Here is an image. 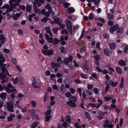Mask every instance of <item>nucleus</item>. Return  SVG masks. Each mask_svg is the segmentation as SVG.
Wrapping results in <instances>:
<instances>
[{"instance_id": "nucleus-10", "label": "nucleus", "mask_w": 128, "mask_h": 128, "mask_svg": "<svg viewBox=\"0 0 128 128\" xmlns=\"http://www.w3.org/2000/svg\"><path fill=\"white\" fill-rule=\"evenodd\" d=\"M67 104L70 106L71 107L74 108L76 107V104L75 103V102L71 100L68 101L67 102Z\"/></svg>"}, {"instance_id": "nucleus-42", "label": "nucleus", "mask_w": 128, "mask_h": 128, "mask_svg": "<svg viewBox=\"0 0 128 128\" xmlns=\"http://www.w3.org/2000/svg\"><path fill=\"white\" fill-rule=\"evenodd\" d=\"M118 84V82H114L113 81L111 82V85L112 87H114L116 86Z\"/></svg>"}, {"instance_id": "nucleus-49", "label": "nucleus", "mask_w": 128, "mask_h": 128, "mask_svg": "<svg viewBox=\"0 0 128 128\" xmlns=\"http://www.w3.org/2000/svg\"><path fill=\"white\" fill-rule=\"evenodd\" d=\"M94 92L96 94H97L98 93V89L96 88H94L93 90Z\"/></svg>"}, {"instance_id": "nucleus-43", "label": "nucleus", "mask_w": 128, "mask_h": 128, "mask_svg": "<svg viewBox=\"0 0 128 128\" xmlns=\"http://www.w3.org/2000/svg\"><path fill=\"white\" fill-rule=\"evenodd\" d=\"M104 98L105 100L106 101L110 100L112 98L108 96H105Z\"/></svg>"}, {"instance_id": "nucleus-30", "label": "nucleus", "mask_w": 128, "mask_h": 128, "mask_svg": "<svg viewBox=\"0 0 128 128\" xmlns=\"http://www.w3.org/2000/svg\"><path fill=\"white\" fill-rule=\"evenodd\" d=\"M30 102L33 107H35L36 106V102L35 100H32Z\"/></svg>"}, {"instance_id": "nucleus-58", "label": "nucleus", "mask_w": 128, "mask_h": 128, "mask_svg": "<svg viewBox=\"0 0 128 128\" xmlns=\"http://www.w3.org/2000/svg\"><path fill=\"white\" fill-rule=\"evenodd\" d=\"M94 18L92 14V13H91L90 14V15L88 16L89 19L90 20H92Z\"/></svg>"}, {"instance_id": "nucleus-16", "label": "nucleus", "mask_w": 128, "mask_h": 128, "mask_svg": "<svg viewBox=\"0 0 128 128\" xmlns=\"http://www.w3.org/2000/svg\"><path fill=\"white\" fill-rule=\"evenodd\" d=\"M15 117V114H10V116L7 118L8 120V121H12L13 120V118Z\"/></svg>"}, {"instance_id": "nucleus-23", "label": "nucleus", "mask_w": 128, "mask_h": 128, "mask_svg": "<svg viewBox=\"0 0 128 128\" xmlns=\"http://www.w3.org/2000/svg\"><path fill=\"white\" fill-rule=\"evenodd\" d=\"M118 63V64L122 66H126V63L124 61L122 60H119Z\"/></svg>"}, {"instance_id": "nucleus-19", "label": "nucleus", "mask_w": 128, "mask_h": 128, "mask_svg": "<svg viewBox=\"0 0 128 128\" xmlns=\"http://www.w3.org/2000/svg\"><path fill=\"white\" fill-rule=\"evenodd\" d=\"M21 15V13H16V14L14 15L13 16V18L14 20H16Z\"/></svg>"}, {"instance_id": "nucleus-40", "label": "nucleus", "mask_w": 128, "mask_h": 128, "mask_svg": "<svg viewBox=\"0 0 128 128\" xmlns=\"http://www.w3.org/2000/svg\"><path fill=\"white\" fill-rule=\"evenodd\" d=\"M93 86V85L92 84H87V88L88 90H90L92 88Z\"/></svg>"}, {"instance_id": "nucleus-11", "label": "nucleus", "mask_w": 128, "mask_h": 128, "mask_svg": "<svg viewBox=\"0 0 128 128\" xmlns=\"http://www.w3.org/2000/svg\"><path fill=\"white\" fill-rule=\"evenodd\" d=\"M111 125H113L112 124H111L110 122L108 120H105V122L103 124V126L105 128H106L110 127Z\"/></svg>"}, {"instance_id": "nucleus-54", "label": "nucleus", "mask_w": 128, "mask_h": 128, "mask_svg": "<svg viewBox=\"0 0 128 128\" xmlns=\"http://www.w3.org/2000/svg\"><path fill=\"white\" fill-rule=\"evenodd\" d=\"M18 77H16L14 80L13 83L14 84H16L18 81Z\"/></svg>"}, {"instance_id": "nucleus-20", "label": "nucleus", "mask_w": 128, "mask_h": 128, "mask_svg": "<svg viewBox=\"0 0 128 128\" xmlns=\"http://www.w3.org/2000/svg\"><path fill=\"white\" fill-rule=\"evenodd\" d=\"M68 11L69 13H72L75 12V10L73 7H70L68 8Z\"/></svg>"}, {"instance_id": "nucleus-18", "label": "nucleus", "mask_w": 128, "mask_h": 128, "mask_svg": "<svg viewBox=\"0 0 128 128\" xmlns=\"http://www.w3.org/2000/svg\"><path fill=\"white\" fill-rule=\"evenodd\" d=\"M117 29L118 30L116 32V33L122 34L124 32V30L122 27H118Z\"/></svg>"}, {"instance_id": "nucleus-29", "label": "nucleus", "mask_w": 128, "mask_h": 128, "mask_svg": "<svg viewBox=\"0 0 128 128\" xmlns=\"http://www.w3.org/2000/svg\"><path fill=\"white\" fill-rule=\"evenodd\" d=\"M63 121L64 122L62 124V126L64 128H66L68 126H69V125L68 122H67L64 121V120H63Z\"/></svg>"}, {"instance_id": "nucleus-15", "label": "nucleus", "mask_w": 128, "mask_h": 128, "mask_svg": "<svg viewBox=\"0 0 128 128\" xmlns=\"http://www.w3.org/2000/svg\"><path fill=\"white\" fill-rule=\"evenodd\" d=\"M60 20L59 18L56 17L54 18V20L52 21V24H53V23H56L57 24H61L60 22Z\"/></svg>"}, {"instance_id": "nucleus-39", "label": "nucleus", "mask_w": 128, "mask_h": 128, "mask_svg": "<svg viewBox=\"0 0 128 128\" xmlns=\"http://www.w3.org/2000/svg\"><path fill=\"white\" fill-rule=\"evenodd\" d=\"M69 99L70 100H73V101L74 102H75L77 100V98L76 96H71L69 98Z\"/></svg>"}, {"instance_id": "nucleus-44", "label": "nucleus", "mask_w": 128, "mask_h": 128, "mask_svg": "<svg viewBox=\"0 0 128 128\" xmlns=\"http://www.w3.org/2000/svg\"><path fill=\"white\" fill-rule=\"evenodd\" d=\"M9 6V5L8 4H6L3 6L2 8L0 7V9H2L3 8L8 9Z\"/></svg>"}, {"instance_id": "nucleus-38", "label": "nucleus", "mask_w": 128, "mask_h": 128, "mask_svg": "<svg viewBox=\"0 0 128 128\" xmlns=\"http://www.w3.org/2000/svg\"><path fill=\"white\" fill-rule=\"evenodd\" d=\"M121 18H122L123 22H124L126 20L125 18L124 17L122 18L121 15L120 14L117 17V19L118 20L121 19Z\"/></svg>"}, {"instance_id": "nucleus-32", "label": "nucleus", "mask_w": 128, "mask_h": 128, "mask_svg": "<svg viewBox=\"0 0 128 128\" xmlns=\"http://www.w3.org/2000/svg\"><path fill=\"white\" fill-rule=\"evenodd\" d=\"M59 42H60V40L56 38H54L52 43L53 44L56 45Z\"/></svg>"}, {"instance_id": "nucleus-7", "label": "nucleus", "mask_w": 128, "mask_h": 128, "mask_svg": "<svg viewBox=\"0 0 128 128\" xmlns=\"http://www.w3.org/2000/svg\"><path fill=\"white\" fill-rule=\"evenodd\" d=\"M118 27V24H115L110 28V31L111 33H113L116 30Z\"/></svg>"}, {"instance_id": "nucleus-53", "label": "nucleus", "mask_w": 128, "mask_h": 128, "mask_svg": "<svg viewBox=\"0 0 128 128\" xmlns=\"http://www.w3.org/2000/svg\"><path fill=\"white\" fill-rule=\"evenodd\" d=\"M86 50V48L85 47H83L81 48L80 50V52L82 54Z\"/></svg>"}, {"instance_id": "nucleus-2", "label": "nucleus", "mask_w": 128, "mask_h": 128, "mask_svg": "<svg viewBox=\"0 0 128 128\" xmlns=\"http://www.w3.org/2000/svg\"><path fill=\"white\" fill-rule=\"evenodd\" d=\"M72 56H70L68 58H65L64 60V63L67 67L68 68L70 66V64L69 63L72 61Z\"/></svg>"}, {"instance_id": "nucleus-48", "label": "nucleus", "mask_w": 128, "mask_h": 128, "mask_svg": "<svg viewBox=\"0 0 128 128\" xmlns=\"http://www.w3.org/2000/svg\"><path fill=\"white\" fill-rule=\"evenodd\" d=\"M49 19L48 18H46V17H44L42 19L41 21L42 22H46Z\"/></svg>"}, {"instance_id": "nucleus-62", "label": "nucleus", "mask_w": 128, "mask_h": 128, "mask_svg": "<svg viewBox=\"0 0 128 128\" xmlns=\"http://www.w3.org/2000/svg\"><path fill=\"white\" fill-rule=\"evenodd\" d=\"M3 52L7 54H8L10 52V50L6 48H4Z\"/></svg>"}, {"instance_id": "nucleus-51", "label": "nucleus", "mask_w": 128, "mask_h": 128, "mask_svg": "<svg viewBox=\"0 0 128 128\" xmlns=\"http://www.w3.org/2000/svg\"><path fill=\"white\" fill-rule=\"evenodd\" d=\"M15 66L16 68L20 72H21L22 70L20 67L17 64H15Z\"/></svg>"}, {"instance_id": "nucleus-3", "label": "nucleus", "mask_w": 128, "mask_h": 128, "mask_svg": "<svg viewBox=\"0 0 128 128\" xmlns=\"http://www.w3.org/2000/svg\"><path fill=\"white\" fill-rule=\"evenodd\" d=\"M8 111L10 112H13L14 111L13 109L14 108L13 104L11 102H8L6 103Z\"/></svg>"}, {"instance_id": "nucleus-34", "label": "nucleus", "mask_w": 128, "mask_h": 128, "mask_svg": "<svg viewBox=\"0 0 128 128\" xmlns=\"http://www.w3.org/2000/svg\"><path fill=\"white\" fill-rule=\"evenodd\" d=\"M104 54L108 56H110V54L108 50L107 49H104Z\"/></svg>"}, {"instance_id": "nucleus-36", "label": "nucleus", "mask_w": 128, "mask_h": 128, "mask_svg": "<svg viewBox=\"0 0 128 128\" xmlns=\"http://www.w3.org/2000/svg\"><path fill=\"white\" fill-rule=\"evenodd\" d=\"M38 124V122L36 121L32 125H31V127L32 128H35Z\"/></svg>"}, {"instance_id": "nucleus-1", "label": "nucleus", "mask_w": 128, "mask_h": 128, "mask_svg": "<svg viewBox=\"0 0 128 128\" xmlns=\"http://www.w3.org/2000/svg\"><path fill=\"white\" fill-rule=\"evenodd\" d=\"M5 90L6 92L8 93H16V90L15 87L12 86L11 84L8 83L6 86L5 88Z\"/></svg>"}, {"instance_id": "nucleus-45", "label": "nucleus", "mask_w": 128, "mask_h": 128, "mask_svg": "<svg viewBox=\"0 0 128 128\" xmlns=\"http://www.w3.org/2000/svg\"><path fill=\"white\" fill-rule=\"evenodd\" d=\"M94 57L96 61L98 60L100 58V56L98 54L95 55Z\"/></svg>"}, {"instance_id": "nucleus-13", "label": "nucleus", "mask_w": 128, "mask_h": 128, "mask_svg": "<svg viewBox=\"0 0 128 128\" xmlns=\"http://www.w3.org/2000/svg\"><path fill=\"white\" fill-rule=\"evenodd\" d=\"M51 64L52 68H54L55 67H56L57 68H59L60 66V64L58 62L55 63L54 62H51Z\"/></svg>"}, {"instance_id": "nucleus-31", "label": "nucleus", "mask_w": 128, "mask_h": 128, "mask_svg": "<svg viewBox=\"0 0 128 128\" xmlns=\"http://www.w3.org/2000/svg\"><path fill=\"white\" fill-rule=\"evenodd\" d=\"M80 75L81 77L87 79L88 77V75L87 74H85L82 73H80Z\"/></svg>"}, {"instance_id": "nucleus-6", "label": "nucleus", "mask_w": 128, "mask_h": 128, "mask_svg": "<svg viewBox=\"0 0 128 128\" xmlns=\"http://www.w3.org/2000/svg\"><path fill=\"white\" fill-rule=\"evenodd\" d=\"M2 32V31L0 30V40L2 43H4L6 42V39L3 34H0Z\"/></svg>"}, {"instance_id": "nucleus-17", "label": "nucleus", "mask_w": 128, "mask_h": 128, "mask_svg": "<svg viewBox=\"0 0 128 128\" xmlns=\"http://www.w3.org/2000/svg\"><path fill=\"white\" fill-rule=\"evenodd\" d=\"M109 45L110 48L112 50H114L116 47V44L114 43L110 42L109 43Z\"/></svg>"}, {"instance_id": "nucleus-5", "label": "nucleus", "mask_w": 128, "mask_h": 128, "mask_svg": "<svg viewBox=\"0 0 128 128\" xmlns=\"http://www.w3.org/2000/svg\"><path fill=\"white\" fill-rule=\"evenodd\" d=\"M31 80L32 82V84L34 88H38L39 87L37 81L36 80L34 76H32L31 78Z\"/></svg>"}, {"instance_id": "nucleus-25", "label": "nucleus", "mask_w": 128, "mask_h": 128, "mask_svg": "<svg viewBox=\"0 0 128 128\" xmlns=\"http://www.w3.org/2000/svg\"><path fill=\"white\" fill-rule=\"evenodd\" d=\"M5 60L4 57L3 55L1 52H0V62H4Z\"/></svg>"}, {"instance_id": "nucleus-22", "label": "nucleus", "mask_w": 128, "mask_h": 128, "mask_svg": "<svg viewBox=\"0 0 128 128\" xmlns=\"http://www.w3.org/2000/svg\"><path fill=\"white\" fill-rule=\"evenodd\" d=\"M70 117V116L69 114L67 115L66 117V119L65 121L68 122V124H69L71 122Z\"/></svg>"}, {"instance_id": "nucleus-26", "label": "nucleus", "mask_w": 128, "mask_h": 128, "mask_svg": "<svg viewBox=\"0 0 128 128\" xmlns=\"http://www.w3.org/2000/svg\"><path fill=\"white\" fill-rule=\"evenodd\" d=\"M116 72L119 74H122V71L120 68L118 67L116 68Z\"/></svg>"}, {"instance_id": "nucleus-59", "label": "nucleus", "mask_w": 128, "mask_h": 128, "mask_svg": "<svg viewBox=\"0 0 128 128\" xmlns=\"http://www.w3.org/2000/svg\"><path fill=\"white\" fill-rule=\"evenodd\" d=\"M65 96L66 97L68 98H70L71 96L70 93L69 92L66 93L65 94Z\"/></svg>"}, {"instance_id": "nucleus-33", "label": "nucleus", "mask_w": 128, "mask_h": 128, "mask_svg": "<svg viewBox=\"0 0 128 128\" xmlns=\"http://www.w3.org/2000/svg\"><path fill=\"white\" fill-rule=\"evenodd\" d=\"M5 73H3L1 72V74H0V78H1L2 79H3L4 78H6V75Z\"/></svg>"}, {"instance_id": "nucleus-27", "label": "nucleus", "mask_w": 128, "mask_h": 128, "mask_svg": "<svg viewBox=\"0 0 128 128\" xmlns=\"http://www.w3.org/2000/svg\"><path fill=\"white\" fill-rule=\"evenodd\" d=\"M95 20H100L102 23L104 24L105 23V21H104V19L102 18H94Z\"/></svg>"}, {"instance_id": "nucleus-24", "label": "nucleus", "mask_w": 128, "mask_h": 128, "mask_svg": "<svg viewBox=\"0 0 128 128\" xmlns=\"http://www.w3.org/2000/svg\"><path fill=\"white\" fill-rule=\"evenodd\" d=\"M85 114L86 116L88 119L90 120L92 119V117L90 116V114L88 112L85 111Z\"/></svg>"}, {"instance_id": "nucleus-37", "label": "nucleus", "mask_w": 128, "mask_h": 128, "mask_svg": "<svg viewBox=\"0 0 128 128\" xmlns=\"http://www.w3.org/2000/svg\"><path fill=\"white\" fill-rule=\"evenodd\" d=\"M51 111V109H50L49 110H48L45 113V116H50V113Z\"/></svg>"}, {"instance_id": "nucleus-41", "label": "nucleus", "mask_w": 128, "mask_h": 128, "mask_svg": "<svg viewBox=\"0 0 128 128\" xmlns=\"http://www.w3.org/2000/svg\"><path fill=\"white\" fill-rule=\"evenodd\" d=\"M60 88L61 89V90L62 92L65 90V88L64 84H62L60 87Z\"/></svg>"}, {"instance_id": "nucleus-21", "label": "nucleus", "mask_w": 128, "mask_h": 128, "mask_svg": "<svg viewBox=\"0 0 128 128\" xmlns=\"http://www.w3.org/2000/svg\"><path fill=\"white\" fill-rule=\"evenodd\" d=\"M6 93L2 92L0 94V97L2 99L5 100L6 98Z\"/></svg>"}, {"instance_id": "nucleus-35", "label": "nucleus", "mask_w": 128, "mask_h": 128, "mask_svg": "<svg viewBox=\"0 0 128 128\" xmlns=\"http://www.w3.org/2000/svg\"><path fill=\"white\" fill-rule=\"evenodd\" d=\"M108 15V19L110 20H112L113 19L114 16V15L112 14L110 15V14L109 13L108 14H107Z\"/></svg>"}, {"instance_id": "nucleus-14", "label": "nucleus", "mask_w": 128, "mask_h": 128, "mask_svg": "<svg viewBox=\"0 0 128 128\" xmlns=\"http://www.w3.org/2000/svg\"><path fill=\"white\" fill-rule=\"evenodd\" d=\"M68 33L69 35L70 34L72 33V26L71 24H67Z\"/></svg>"}, {"instance_id": "nucleus-4", "label": "nucleus", "mask_w": 128, "mask_h": 128, "mask_svg": "<svg viewBox=\"0 0 128 128\" xmlns=\"http://www.w3.org/2000/svg\"><path fill=\"white\" fill-rule=\"evenodd\" d=\"M42 53L46 56H50L52 55L54 53V50H48L47 52L44 50H42Z\"/></svg>"}, {"instance_id": "nucleus-52", "label": "nucleus", "mask_w": 128, "mask_h": 128, "mask_svg": "<svg viewBox=\"0 0 128 128\" xmlns=\"http://www.w3.org/2000/svg\"><path fill=\"white\" fill-rule=\"evenodd\" d=\"M123 119L122 118H120V126L121 127L122 126V125L123 122Z\"/></svg>"}, {"instance_id": "nucleus-50", "label": "nucleus", "mask_w": 128, "mask_h": 128, "mask_svg": "<svg viewBox=\"0 0 128 128\" xmlns=\"http://www.w3.org/2000/svg\"><path fill=\"white\" fill-rule=\"evenodd\" d=\"M58 29L57 28H54L52 29V30L53 32L55 34H56L57 33V32L58 30Z\"/></svg>"}, {"instance_id": "nucleus-8", "label": "nucleus", "mask_w": 128, "mask_h": 128, "mask_svg": "<svg viewBox=\"0 0 128 128\" xmlns=\"http://www.w3.org/2000/svg\"><path fill=\"white\" fill-rule=\"evenodd\" d=\"M6 65V64H4V66H2V72L3 73H5L6 74L8 75V76H10V77H12V75L10 74L8 72V71L5 68V66Z\"/></svg>"}, {"instance_id": "nucleus-56", "label": "nucleus", "mask_w": 128, "mask_h": 128, "mask_svg": "<svg viewBox=\"0 0 128 128\" xmlns=\"http://www.w3.org/2000/svg\"><path fill=\"white\" fill-rule=\"evenodd\" d=\"M33 8H34V11H36L38 10L37 8V7L36 6L37 4H33Z\"/></svg>"}, {"instance_id": "nucleus-47", "label": "nucleus", "mask_w": 128, "mask_h": 128, "mask_svg": "<svg viewBox=\"0 0 128 128\" xmlns=\"http://www.w3.org/2000/svg\"><path fill=\"white\" fill-rule=\"evenodd\" d=\"M19 7L20 9H22L23 11L25 10V6H24L20 5Z\"/></svg>"}, {"instance_id": "nucleus-64", "label": "nucleus", "mask_w": 128, "mask_h": 128, "mask_svg": "<svg viewBox=\"0 0 128 128\" xmlns=\"http://www.w3.org/2000/svg\"><path fill=\"white\" fill-rule=\"evenodd\" d=\"M128 52V46H126L124 48V52L125 53H126Z\"/></svg>"}, {"instance_id": "nucleus-60", "label": "nucleus", "mask_w": 128, "mask_h": 128, "mask_svg": "<svg viewBox=\"0 0 128 128\" xmlns=\"http://www.w3.org/2000/svg\"><path fill=\"white\" fill-rule=\"evenodd\" d=\"M94 2V4L95 5L98 4L100 2V0H95Z\"/></svg>"}, {"instance_id": "nucleus-46", "label": "nucleus", "mask_w": 128, "mask_h": 128, "mask_svg": "<svg viewBox=\"0 0 128 128\" xmlns=\"http://www.w3.org/2000/svg\"><path fill=\"white\" fill-rule=\"evenodd\" d=\"M70 91L72 94H74L75 92V90L73 88H71L70 89Z\"/></svg>"}, {"instance_id": "nucleus-63", "label": "nucleus", "mask_w": 128, "mask_h": 128, "mask_svg": "<svg viewBox=\"0 0 128 128\" xmlns=\"http://www.w3.org/2000/svg\"><path fill=\"white\" fill-rule=\"evenodd\" d=\"M80 126L78 123H75V126L76 128H81V127Z\"/></svg>"}, {"instance_id": "nucleus-28", "label": "nucleus", "mask_w": 128, "mask_h": 128, "mask_svg": "<svg viewBox=\"0 0 128 128\" xmlns=\"http://www.w3.org/2000/svg\"><path fill=\"white\" fill-rule=\"evenodd\" d=\"M71 5L68 2H65L63 4V7L65 8H67L69 6Z\"/></svg>"}, {"instance_id": "nucleus-61", "label": "nucleus", "mask_w": 128, "mask_h": 128, "mask_svg": "<svg viewBox=\"0 0 128 128\" xmlns=\"http://www.w3.org/2000/svg\"><path fill=\"white\" fill-rule=\"evenodd\" d=\"M74 82H75L78 84H80L82 83V81L79 79H75Z\"/></svg>"}, {"instance_id": "nucleus-9", "label": "nucleus", "mask_w": 128, "mask_h": 128, "mask_svg": "<svg viewBox=\"0 0 128 128\" xmlns=\"http://www.w3.org/2000/svg\"><path fill=\"white\" fill-rule=\"evenodd\" d=\"M30 116L32 118L37 117V113L35 110H31Z\"/></svg>"}, {"instance_id": "nucleus-57", "label": "nucleus", "mask_w": 128, "mask_h": 128, "mask_svg": "<svg viewBox=\"0 0 128 128\" xmlns=\"http://www.w3.org/2000/svg\"><path fill=\"white\" fill-rule=\"evenodd\" d=\"M98 113L100 115L102 116H104V113L101 110L98 111Z\"/></svg>"}, {"instance_id": "nucleus-12", "label": "nucleus", "mask_w": 128, "mask_h": 128, "mask_svg": "<svg viewBox=\"0 0 128 128\" xmlns=\"http://www.w3.org/2000/svg\"><path fill=\"white\" fill-rule=\"evenodd\" d=\"M46 38V40L47 41L50 43H52L54 39L52 37H50L47 34H45Z\"/></svg>"}, {"instance_id": "nucleus-55", "label": "nucleus", "mask_w": 128, "mask_h": 128, "mask_svg": "<svg viewBox=\"0 0 128 128\" xmlns=\"http://www.w3.org/2000/svg\"><path fill=\"white\" fill-rule=\"evenodd\" d=\"M48 95L46 94L44 96V102L47 100L48 99Z\"/></svg>"}]
</instances>
